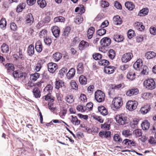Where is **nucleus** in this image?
<instances>
[{
	"mask_svg": "<svg viewBox=\"0 0 156 156\" xmlns=\"http://www.w3.org/2000/svg\"><path fill=\"white\" fill-rule=\"evenodd\" d=\"M116 122L121 125H124L128 123L129 120L124 114L117 115L115 118Z\"/></svg>",
	"mask_w": 156,
	"mask_h": 156,
	"instance_id": "obj_1",
	"label": "nucleus"
},
{
	"mask_svg": "<svg viewBox=\"0 0 156 156\" xmlns=\"http://www.w3.org/2000/svg\"><path fill=\"white\" fill-rule=\"evenodd\" d=\"M144 85L146 88L149 90H153L156 87L155 82L152 78L146 80L144 83Z\"/></svg>",
	"mask_w": 156,
	"mask_h": 156,
	"instance_id": "obj_2",
	"label": "nucleus"
},
{
	"mask_svg": "<svg viewBox=\"0 0 156 156\" xmlns=\"http://www.w3.org/2000/svg\"><path fill=\"white\" fill-rule=\"evenodd\" d=\"M94 97L96 101L100 103L104 101L105 95V93L102 91L98 90L95 92Z\"/></svg>",
	"mask_w": 156,
	"mask_h": 156,
	"instance_id": "obj_3",
	"label": "nucleus"
},
{
	"mask_svg": "<svg viewBox=\"0 0 156 156\" xmlns=\"http://www.w3.org/2000/svg\"><path fill=\"white\" fill-rule=\"evenodd\" d=\"M112 103L113 109L116 110L120 108L122 105V99L121 97H116L114 98Z\"/></svg>",
	"mask_w": 156,
	"mask_h": 156,
	"instance_id": "obj_4",
	"label": "nucleus"
},
{
	"mask_svg": "<svg viewBox=\"0 0 156 156\" xmlns=\"http://www.w3.org/2000/svg\"><path fill=\"white\" fill-rule=\"evenodd\" d=\"M100 44L102 46L101 47L99 48L100 51H101L100 49H102L104 48L109 46L111 43V40L110 38L108 37H104L102 38L100 41Z\"/></svg>",
	"mask_w": 156,
	"mask_h": 156,
	"instance_id": "obj_5",
	"label": "nucleus"
},
{
	"mask_svg": "<svg viewBox=\"0 0 156 156\" xmlns=\"http://www.w3.org/2000/svg\"><path fill=\"white\" fill-rule=\"evenodd\" d=\"M138 105L137 102L135 101H129L126 103V108L129 111L135 109Z\"/></svg>",
	"mask_w": 156,
	"mask_h": 156,
	"instance_id": "obj_6",
	"label": "nucleus"
},
{
	"mask_svg": "<svg viewBox=\"0 0 156 156\" xmlns=\"http://www.w3.org/2000/svg\"><path fill=\"white\" fill-rule=\"evenodd\" d=\"M133 57V55L132 53H126L122 55L121 58L122 61L124 63L127 62L129 61Z\"/></svg>",
	"mask_w": 156,
	"mask_h": 156,
	"instance_id": "obj_7",
	"label": "nucleus"
},
{
	"mask_svg": "<svg viewBox=\"0 0 156 156\" xmlns=\"http://www.w3.org/2000/svg\"><path fill=\"white\" fill-rule=\"evenodd\" d=\"M48 71L51 73H53L58 68V66L55 63L51 62L48 64Z\"/></svg>",
	"mask_w": 156,
	"mask_h": 156,
	"instance_id": "obj_8",
	"label": "nucleus"
},
{
	"mask_svg": "<svg viewBox=\"0 0 156 156\" xmlns=\"http://www.w3.org/2000/svg\"><path fill=\"white\" fill-rule=\"evenodd\" d=\"M25 19L26 23L29 25H31L34 22V18L32 14L30 13H29L27 15Z\"/></svg>",
	"mask_w": 156,
	"mask_h": 156,
	"instance_id": "obj_9",
	"label": "nucleus"
},
{
	"mask_svg": "<svg viewBox=\"0 0 156 156\" xmlns=\"http://www.w3.org/2000/svg\"><path fill=\"white\" fill-rule=\"evenodd\" d=\"M51 30L53 35L55 37L57 38L59 37L60 30L58 27H53L51 28Z\"/></svg>",
	"mask_w": 156,
	"mask_h": 156,
	"instance_id": "obj_10",
	"label": "nucleus"
},
{
	"mask_svg": "<svg viewBox=\"0 0 156 156\" xmlns=\"http://www.w3.org/2000/svg\"><path fill=\"white\" fill-rule=\"evenodd\" d=\"M138 90L137 88H133L128 90L126 92V95L129 96H131L137 94L138 93Z\"/></svg>",
	"mask_w": 156,
	"mask_h": 156,
	"instance_id": "obj_11",
	"label": "nucleus"
},
{
	"mask_svg": "<svg viewBox=\"0 0 156 156\" xmlns=\"http://www.w3.org/2000/svg\"><path fill=\"white\" fill-rule=\"evenodd\" d=\"M151 109L149 105H146L141 108L140 109L141 113L143 114H145L149 112Z\"/></svg>",
	"mask_w": 156,
	"mask_h": 156,
	"instance_id": "obj_12",
	"label": "nucleus"
},
{
	"mask_svg": "<svg viewBox=\"0 0 156 156\" xmlns=\"http://www.w3.org/2000/svg\"><path fill=\"white\" fill-rule=\"evenodd\" d=\"M134 27L135 29L139 31H143L145 28L144 26L143 23L140 22H136L134 24Z\"/></svg>",
	"mask_w": 156,
	"mask_h": 156,
	"instance_id": "obj_13",
	"label": "nucleus"
},
{
	"mask_svg": "<svg viewBox=\"0 0 156 156\" xmlns=\"http://www.w3.org/2000/svg\"><path fill=\"white\" fill-rule=\"evenodd\" d=\"M122 143L124 145L129 146H135V143L134 142L127 139L124 140Z\"/></svg>",
	"mask_w": 156,
	"mask_h": 156,
	"instance_id": "obj_14",
	"label": "nucleus"
},
{
	"mask_svg": "<svg viewBox=\"0 0 156 156\" xmlns=\"http://www.w3.org/2000/svg\"><path fill=\"white\" fill-rule=\"evenodd\" d=\"M115 68L111 66H105L104 69V72L106 73L111 74L114 72Z\"/></svg>",
	"mask_w": 156,
	"mask_h": 156,
	"instance_id": "obj_15",
	"label": "nucleus"
},
{
	"mask_svg": "<svg viewBox=\"0 0 156 156\" xmlns=\"http://www.w3.org/2000/svg\"><path fill=\"white\" fill-rule=\"evenodd\" d=\"M99 136L103 138H108L110 137L111 133L110 131H100L99 133Z\"/></svg>",
	"mask_w": 156,
	"mask_h": 156,
	"instance_id": "obj_16",
	"label": "nucleus"
},
{
	"mask_svg": "<svg viewBox=\"0 0 156 156\" xmlns=\"http://www.w3.org/2000/svg\"><path fill=\"white\" fill-rule=\"evenodd\" d=\"M89 46L88 43L85 41H82L80 43L79 48L80 50H83Z\"/></svg>",
	"mask_w": 156,
	"mask_h": 156,
	"instance_id": "obj_17",
	"label": "nucleus"
},
{
	"mask_svg": "<svg viewBox=\"0 0 156 156\" xmlns=\"http://www.w3.org/2000/svg\"><path fill=\"white\" fill-rule=\"evenodd\" d=\"M75 70L74 68H72L69 70L67 74V77L69 79H70L73 78L75 75Z\"/></svg>",
	"mask_w": 156,
	"mask_h": 156,
	"instance_id": "obj_18",
	"label": "nucleus"
},
{
	"mask_svg": "<svg viewBox=\"0 0 156 156\" xmlns=\"http://www.w3.org/2000/svg\"><path fill=\"white\" fill-rule=\"evenodd\" d=\"M12 75L15 78H18L22 77L23 76V73L21 71L18 70L13 71Z\"/></svg>",
	"mask_w": 156,
	"mask_h": 156,
	"instance_id": "obj_19",
	"label": "nucleus"
},
{
	"mask_svg": "<svg viewBox=\"0 0 156 156\" xmlns=\"http://www.w3.org/2000/svg\"><path fill=\"white\" fill-rule=\"evenodd\" d=\"M5 67L9 74L11 73L14 70V66L12 64L7 63L5 65Z\"/></svg>",
	"mask_w": 156,
	"mask_h": 156,
	"instance_id": "obj_20",
	"label": "nucleus"
},
{
	"mask_svg": "<svg viewBox=\"0 0 156 156\" xmlns=\"http://www.w3.org/2000/svg\"><path fill=\"white\" fill-rule=\"evenodd\" d=\"M62 57V54L59 52H56L53 55V58L55 62L59 61Z\"/></svg>",
	"mask_w": 156,
	"mask_h": 156,
	"instance_id": "obj_21",
	"label": "nucleus"
},
{
	"mask_svg": "<svg viewBox=\"0 0 156 156\" xmlns=\"http://www.w3.org/2000/svg\"><path fill=\"white\" fill-rule=\"evenodd\" d=\"M35 49L37 52H41L42 50V45L41 41H38L36 43Z\"/></svg>",
	"mask_w": 156,
	"mask_h": 156,
	"instance_id": "obj_22",
	"label": "nucleus"
},
{
	"mask_svg": "<svg viewBox=\"0 0 156 156\" xmlns=\"http://www.w3.org/2000/svg\"><path fill=\"white\" fill-rule=\"evenodd\" d=\"M150 123L147 120H145L141 124V126L144 130H148L150 127Z\"/></svg>",
	"mask_w": 156,
	"mask_h": 156,
	"instance_id": "obj_23",
	"label": "nucleus"
},
{
	"mask_svg": "<svg viewBox=\"0 0 156 156\" xmlns=\"http://www.w3.org/2000/svg\"><path fill=\"white\" fill-rule=\"evenodd\" d=\"M98 110L101 114L104 116L108 114V112L106 108L103 106L98 107Z\"/></svg>",
	"mask_w": 156,
	"mask_h": 156,
	"instance_id": "obj_24",
	"label": "nucleus"
},
{
	"mask_svg": "<svg viewBox=\"0 0 156 156\" xmlns=\"http://www.w3.org/2000/svg\"><path fill=\"white\" fill-rule=\"evenodd\" d=\"M94 30V28L93 27H90L88 29L87 36L88 39H91L92 37Z\"/></svg>",
	"mask_w": 156,
	"mask_h": 156,
	"instance_id": "obj_25",
	"label": "nucleus"
},
{
	"mask_svg": "<svg viewBox=\"0 0 156 156\" xmlns=\"http://www.w3.org/2000/svg\"><path fill=\"white\" fill-rule=\"evenodd\" d=\"M26 4L25 3L22 2L20 3L17 7L16 11L17 12H22L26 6Z\"/></svg>",
	"mask_w": 156,
	"mask_h": 156,
	"instance_id": "obj_26",
	"label": "nucleus"
},
{
	"mask_svg": "<svg viewBox=\"0 0 156 156\" xmlns=\"http://www.w3.org/2000/svg\"><path fill=\"white\" fill-rule=\"evenodd\" d=\"M114 23L116 25H120L122 23V21L120 17L118 16L114 17L113 18Z\"/></svg>",
	"mask_w": 156,
	"mask_h": 156,
	"instance_id": "obj_27",
	"label": "nucleus"
},
{
	"mask_svg": "<svg viewBox=\"0 0 156 156\" xmlns=\"http://www.w3.org/2000/svg\"><path fill=\"white\" fill-rule=\"evenodd\" d=\"M44 62V60H41L38 61L35 66L34 70L36 72H39L42 67V64Z\"/></svg>",
	"mask_w": 156,
	"mask_h": 156,
	"instance_id": "obj_28",
	"label": "nucleus"
},
{
	"mask_svg": "<svg viewBox=\"0 0 156 156\" xmlns=\"http://www.w3.org/2000/svg\"><path fill=\"white\" fill-rule=\"evenodd\" d=\"M71 117L72 118V119L71 120V122L73 125L77 126L80 124V121L78 119L76 116L72 115Z\"/></svg>",
	"mask_w": 156,
	"mask_h": 156,
	"instance_id": "obj_29",
	"label": "nucleus"
},
{
	"mask_svg": "<svg viewBox=\"0 0 156 156\" xmlns=\"http://www.w3.org/2000/svg\"><path fill=\"white\" fill-rule=\"evenodd\" d=\"M125 6L126 8L130 11L133 10L135 7L134 4L133 2H126L125 3Z\"/></svg>",
	"mask_w": 156,
	"mask_h": 156,
	"instance_id": "obj_30",
	"label": "nucleus"
},
{
	"mask_svg": "<svg viewBox=\"0 0 156 156\" xmlns=\"http://www.w3.org/2000/svg\"><path fill=\"white\" fill-rule=\"evenodd\" d=\"M33 92L35 97L36 98H40L41 97V92L37 87L34 88Z\"/></svg>",
	"mask_w": 156,
	"mask_h": 156,
	"instance_id": "obj_31",
	"label": "nucleus"
},
{
	"mask_svg": "<svg viewBox=\"0 0 156 156\" xmlns=\"http://www.w3.org/2000/svg\"><path fill=\"white\" fill-rule=\"evenodd\" d=\"M148 12V9L145 8L141 10L138 13V15L140 16H143L147 15Z\"/></svg>",
	"mask_w": 156,
	"mask_h": 156,
	"instance_id": "obj_32",
	"label": "nucleus"
},
{
	"mask_svg": "<svg viewBox=\"0 0 156 156\" xmlns=\"http://www.w3.org/2000/svg\"><path fill=\"white\" fill-rule=\"evenodd\" d=\"M124 39L123 36L121 35L115 34L113 36L114 40L117 42H120L122 41Z\"/></svg>",
	"mask_w": 156,
	"mask_h": 156,
	"instance_id": "obj_33",
	"label": "nucleus"
},
{
	"mask_svg": "<svg viewBox=\"0 0 156 156\" xmlns=\"http://www.w3.org/2000/svg\"><path fill=\"white\" fill-rule=\"evenodd\" d=\"M27 52L28 55L30 56L34 54V51L33 45L31 44L28 46Z\"/></svg>",
	"mask_w": 156,
	"mask_h": 156,
	"instance_id": "obj_34",
	"label": "nucleus"
},
{
	"mask_svg": "<svg viewBox=\"0 0 156 156\" xmlns=\"http://www.w3.org/2000/svg\"><path fill=\"white\" fill-rule=\"evenodd\" d=\"M55 88L58 89L64 86V82L62 80H58L55 82Z\"/></svg>",
	"mask_w": 156,
	"mask_h": 156,
	"instance_id": "obj_35",
	"label": "nucleus"
},
{
	"mask_svg": "<svg viewBox=\"0 0 156 156\" xmlns=\"http://www.w3.org/2000/svg\"><path fill=\"white\" fill-rule=\"evenodd\" d=\"M156 54L155 52L152 51H149L147 52L145 56L148 59H150L155 57Z\"/></svg>",
	"mask_w": 156,
	"mask_h": 156,
	"instance_id": "obj_36",
	"label": "nucleus"
},
{
	"mask_svg": "<svg viewBox=\"0 0 156 156\" xmlns=\"http://www.w3.org/2000/svg\"><path fill=\"white\" fill-rule=\"evenodd\" d=\"M40 76V75L39 73L36 72L34 74L30 75V79L32 81H35L39 78Z\"/></svg>",
	"mask_w": 156,
	"mask_h": 156,
	"instance_id": "obj_37",
	"label": "nucleus"
},
{
	"mask_svg": "<svg viewBox=\"0 0 156 156\" xmlns=\"http://www.w3.org/2000/svg\"><path fill=\"white\" fill-rule=\"evenodd\" d=\"M1 51L3 53H7L9 50L8 46L6 44L3 43L1 47Z\"/></svg>",
	"mask_w": 156,
	"mask_h": 156,
	"instance_id": "obj_38",
	"label": "nucleus"
},
{
	"mask_svg": "<svg viewBox=\"0 0 156 156\" xmlns=\"http://www.w3.org/2000/svg\"><path fill=\"white\" fill-rule=\"evenodd\" d=\"M53 102H48V108L51 110L52 112L54 113H55L56 112L57 109L55 107H54L53 106Z\"/></svg>",
	"mask_w": 156,
	"mask_h": 156,
	"instance_id": "obj_39",
	"label": "nucleus"
},
{
	"mask_svg": "<svg viewBox=\"0 0 156 156\" xmlns=\"http://www.w3.org/2000/svg\"><path fill=\"white\" fill-rule=\"evenodd\" d=\"M114 141L117 143H120L122 142V139L120 136L117 134L114 135L113 136Z\"/></svg>",
	"mask_w": 156,
	"mask_h": 156,
	"instance_id": "obj_40",
	"label": "nucleus"
},
{
	"mask_svg": "<svg viewBox=\"0 0 156 156\" xmlns=\"http://www.w3.org/2000/svg\"><path fill=\"white\" fill-rule=\"evenodd\" d=\"M78 73L79 74L82 73L83 71V64L82 62H80L77 66Z\"/></svg>",
	"mask_w": 156,
	"mask_h": 156,
	"instance_id": "obj_41",
	"label": "nucleus"
},
{
	"mask_svg": "<svg viewBox=\"0 0 156 156\" xmlns=\"http://www.w3.org/2000/svg\"><path fill=\"white\" fill-rule=\"evenodd\" d=\"M6 26V22L5 19L2 18L0 21V27L1 29L4 30Z\"/></svg>",
	"mask_w": 156,
	"mask_h": 156,
	"instance_id": "obj_42",
	"label": "nucleus"
},
{
	"mask_svg": "<svg viewBox=\"0 0 156 156\" xmlns=\"http://www.w3.org/2000/svg\"><path fill=\"white\" fill-rule=\"evenodd\" d=\"M37 3L38 5L41 8H44L47 5L46 2L45 0H38Z\"/></svg>",
	"mask_w": 156,
	"mask_h": 156,
	"instance_id": "obj_43",
	"label": "nucleus"
},
{
	"mask_svg": "<svg viewBox=\"0 0 156 156\" xmlns=\"http://www.w3.org/2000/svg\"><path fill=\"white\" fill-rule=\"evenodd\" d=\"M115 53L114 50L110 49L108 52V55L109 58L111 59H113L115 56Z\"/></svg>",
	"mask_w": 156,
	"mask_h": 156,
	"instance_id": "obj_44",
	"label": "nucleus"
},
{
	"mask_svg": "<svg viewBox=\"0 0 156 156\" xmlns=\"http://www.w3.org/2000/svg\"><path fill=\"white\" fill-rule=\"evenodd\" d=\"M79 81L81 84L85 85L86 84L87 79L85 76L81 75L79 78Z\"/></svg>",
	"mask_w": 156,
	"mask_h": 156,
	"instance_id": "obj_45",
	"label": "nucleus"
},
{
	"mask_svg": "<svg viewBox=\"0 0 156 156\" xmlns=\"http://www.w3.org/2000/svg\"><path fill=\"white\" fill-rule=\"evenodd\" d=\"M106 30L104 28H101L98 29L96 32L97 35L100 36H102L106 34Z\"/></svg>",
	"mask_w": 156,
	"mask_h": 156,
	"instance_id": "obj_46",
	"label": "nucleus"
},
{
	"mask_svg": "<svg viewBox=\"0 0 156 156\" xmlns=\"http://www.w3.org/2000/svg\"><path fill=\"white\" fill-rule=\"evenodd\" d=\"M44 41L45 44L48 46H50L52 43L51 38L48 36L44 39Z\"/></svg>",
	"mask_w": 156,
	"mask_h": 156,
	"instance_id": "obj_47",
	"label": "nucleus"
},
{
	"mask_svg": "<svg viewBox=\"0 0 156 156\" xmlns=\"http://www.w3.org/2000/svg\"><path fill=\"white\" fill-rule=\"evenodd\" d=\"M65 20V18L62 16H59L56 17L54 19V23L58 22H64Z\"/></svg>",
	"mask_w": 156,
	"mask_h": 156,
	"instance_id": "obj_48",
	"label": "nucleus"
},
{
	"mask_svg": "<svg viewBox=\"0 0 156 156\" xmlns=\"http://www.w3.org/2000/svg\"><path fill=\"white\" fill-rule=\"evenodd\" d=\"M141 73L144 75H147L148 73V69L147 67L145 65L143 66V67H141L140 69Z\"/></svg>",
	"mask_w": 156,
	"mask_h": 156,
	"instance_id": "obj_49",
	"label": "nucleus"
},
{
	"mask_svg": "<svg viewBox=\"0 0 156 156\" xmlns=\"http://www.w3.org/2000/svg\"><path fill=\"white\" fill-rule=\"evenodd\" d=\"M45 99L46 100H48L50 101V102H53L54 101V98L51 96L50 93L48 94L45 96Z\"/></svg>",
	"mask_w": 156,
	"mask_h": 156,
	"instance_id": "obj_50",
	"label": "nucleus"
},
{
	"mask_svg": "<svg viewBox=\"0 0 156 156\" xmlns=\"http://www.w3.org/2000/svg\"><path fill=\"white\" fill-rule=\"evenodd\" d=\"M135 73L133 72H129L127 75V78L131 80H133L135 79Z\"/></svg>",
	"mask_w": 156,
	"mask_h": 156,
	"instance_id": "obj_51",
	"label": "nucleus"
},
{
	"mask_svg": "<svg viewBox=\"0 0 156 156\" xmlns=\"http://www.w3.org/2000/svg\"><path fill=\"white\" fill-rule=\"evenodd\" d=\"M71 28L69 27H67L64 29L62 35L65 37H67L69 34Z\"/></svg>",
	"mask_w": 156,
	"mask_h": 156,
	"instance_id": "obj_52",
	"label": "nucleus"
},
{
	"mask_svg": "<svg viewBox=\"0 0 156 156\" xmlns=\"http://www.w3.org/2000/svg\"><path fill=\"white\" fill-rule=\"evenodd\" d=\"M133 133L136 137H138L142 135V131L140 129H137L133 131Z\"/></svg>",
	"mask_w": 156,
	"mask_h": 156,
	"instance_id": "obj_53",
	"label": "nucleus"
},
{
	"mask_svg": "<svg viewBox=\"0 0 156 156\" xmlns=\"http://www.w3.org/2000/svg\"><path fill=\"white\" fill-rule=\"evenodd\" d=\"M47 31L46 30H43L40 33V37L41 38H45L47 37Z\"/></svg>",
	"mask_w": 156,
	"mask_h": 156,
	"instance_id": "obj_54",
	"label": "nucleus"
},
{
	"mask_svg": "<svg viewBox=\"0 0 156 156\" xmlns=\"http://www.w3.org/2000/svg\"><path fill=\"white\" fill-rule=\"evenodd\" d=\"M135 35V34L134 30H129L127 32V36L129 38L131 39Z\"/></svg>",
	"mask_w": 156,
	"mask_h": 156,
	"instance_id": "obj_55",
	"label": "nucleus"
},
{
	"mask_svg": "<svg viewBox=\"0 0 156 156\" xmlns=\"http://www.w3.org/2000/svg\"><path fill=\"white\" fill-rule=\"evenodd\" d=\"M65 100L69 103H71L74 101L73 96L71 95L67 96L65 98Z\"/></svg>",
	"mask_w": 156,
	"mask_h": 156,
	"instance_id": "obj_56",
	"label": "nucleus"
},
{
	"mask_svg": "<svg viewBox=\"0 0 156 156\" xmlns=\"http://www.w3.org/2000/svg\"><path fill=\"white\" fill-rule=\"evenodd\" d=\"M109 3L105 0H102L101 2V5L103 8H106L109 6Z\"/></svg>",
	"mask_w": 156,
	"mask_h": 156,
	"instance_id": "obj_57",
	"label": "nucleus"
},
{
	"mask_svg": "<svg viewBox=\"0 0 156 156\" xmlns=\"http://www.w3.org/2000/svg\"><path fill=\"white\" fill-rule=\"evenodd\" d=\"M93 58L95 60H99L102 58L101 55L98 53H95L93 55Z\"/></svg>",
	"mask_w": 156,
	"mask_h": 156,
	"instance_id": "obj_58",
	"label": "nucleus"
},
{
	"mask_svg": "<svg viewBox=\"0 0 156 156\" xmlns=\"http://www.w3.org/2000/svg\"><path fill=\"white\" fill-rule=\"evenodd\" d=\"M139 61V60L136 61L134 64L133 66L135 70L140 71L142 66L139 65L138 62Z\"/></svg>",
	"mask_w": 156,
	"mask_h": 156,
	"instance_id": "obj_59",
	"label": "nucleus"
},
{
	"mask_svg": "<svg viewBox=\"0 0 156 156\" xmlns=\"http://www.w3.org/2000/svg\"><path fill=\"white\" fill-rule=\"evenodd\" d=\"M109 63L108 61L105 59L101 60L98 62L99 64L101 66L107 65Z\"/></svg>",
	"mask_w": 156,
	"mask_h": 156,
	"instance_id": "obj_60",
	"label": "nucleus"
},
{
	"mask_svg": "<svg viewBox=\"0 0 156 156\" xmlns=\"http://www.w3.org/2000/svg\"><path fill=\"white\" fill-rule=\"evenodd\" d=\"M110 125L106 122H105L104 124H101V128L105 130H109V127H110Z\"/></svg>",
	"mask_w": 156,
	"mask_h": 156,
	"instance_id": "obj_61",
	"label": "nucleus"
},
{
	"mask_svg": "<svg viewBox=\"0 0 156 156\" xmlns=\"http://www.w3.org/2000/svg\"><path fill=\"white\" fill-rule=\"evenodd\" d=\"M85 106H83L81 105H79L77 106L76 108L78 111L83 112L85 111Z\"/></svg>",
	"mask_w": 156,
	"mask_h": 156,
	"instance_id": "obj_62",
	"label": "nucleus"
},
{
	"mask_svg": "<svg viewBox=\"0 0 156 156\" xmlns=\"http://www.w3.org/2000/svg\"><path fill=\"white\" fill-rule=\"evenodd\" d=\"M115 89L112 88V87L110 86V88L108 90V92L109 96H111L112 95H114L115 94Z\"/></svg>",
	"mask_w": 156,
	"mask_h": 156,
	"instance_id": "obj_63",
	"label": "nucleus"
},
{
	"mask_svg": "<svg viewBox=\"0 0 156 156\" xmlns=\"http://www.w3.org/2000/svg\"><path fill=\"white\" fill-rule=\"evenodd\" d=\"M150 32L151 34L155 35L156 34V27H152L150 28Z\"/></svg>",
	"mask_w": 156,
	"mask_h": 156,
	"instance_id": "obj_64",
	"label": "nucleus"
}]
</instances>
